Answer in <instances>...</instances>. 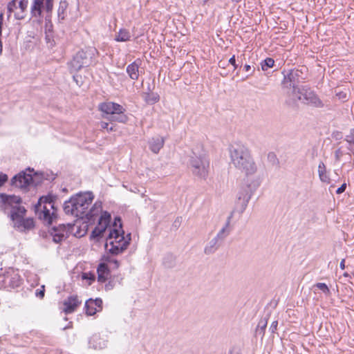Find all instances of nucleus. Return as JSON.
Listing matches in <instances>:
<instances>
[{
  "label": "nucleus",
  "instance_id": "1",
  "mask_svg": "<svg viewBox=\"0 0 354 354\" xmlns=\"http://www.w3.org/2000/svg\"><path fill=\"white\" fill-rule=\"evenodd\" d=\"M230 158L232 165L246 176L256 173L257 165L251 156L248 147L243 145L236 144L230 149Z\"/></svg>",
  "mask_w": 354,
  "mask_h": 354
},
{
  "label": "nucleus",
  "instance_id": "2",
  "mask_svg": "<svg viewBox=\"0 0 354 354\" xmlns=\"http://www.w3.org/2000/svg\"><path fill=\"white\" fill-rule=\"evenodd\" d=\"M122 221L120 217H115L113 228H109V234L105 244L106 250L111 254L117 255L124 252L129 244V240H125L124 232L122 229Z\"/></svg>",
  "mask_w": 354,
  "mask_h": 354
},
{
  "label": "nucleus",
  "instance_id": "3",
  "mask_svg": "<svg viewBox=\"0 0 354 354\" xmlns=\"http://www.w3.org/2000/svg\"><path fill=\"white\" fill-rule=\"evenodd\" d=\"M35 212L38 218L47 225L53 223L56 218L54 204L51 198L42 196L35 205Z\"/></svg>",
  "mask_w": 354,
  "mask_h": 354
},
{
  "label": "nucleus",
  "instance_id": "4",
  "mask_svg": "<svg viewBox=\"0 0 354 354\" xmlns=\"http://www.w3.org/2000/svg\"><path fill=\"white\" fill-rule=\"evenodd\" d=\"M190 157L189 165L193 174L201 178H205L208 173L209 160L203 151L198 149H193Z\"/></svg>",
  "mask_w": 354,
  "mask_h": 354
},
{
  "label": "nucleus",
  "instance_id": "5",
  "mask_svg": "<svg viewBox=\"0 0 354 354\" xmlns=\"http://www.w3.org/2000/svg\"><path fill=\"white\" fill-rule=\"evenodd\" d=\"M73 198L74 199L75 207H77L80 218L92 216V213L91 212V211H88V208L93 199L92 193H80L73 196Z\"/></svg>",
  "mask_w": 354,
  "mask_h": 354
},
{
  "label": "nucleus",
  "instance_id": "6",
  "mask_svg": "<svg viewBox=\"0 0 354 354\" xmlns=\"http://www.w3.org/2000/svg\"><path fill=\"white\" fill-rule=\"evenodd\" d=\"M304 86H281V92L285 102L289 106H295L302 100Z\"/></svg>",
  "mask_w": 354,
  "mask_h": 354
},
{
  "label": "nucleus",
  "instance_id": "7",
  "mask_svg": "<svg viewBox=\"0 0 354 354\" xmlns=\"http://www.w3.org/2000/svg\"><path fill=\"white\" fill-rule=\"evenodd\" d=\"M252 195V191L250 185L243 187L237 194L236 207L240 214H242L246 209L249 201Z\"/></svg>",
  "mask_w": 354,
  "mask_h": 354
},
{
  "label": "nucleus",
  "instance_id": "8",
  "mask_svg": "<svg viewBox=\"0 0 354 354\" xmlns=\"http://www.w3.org/2000/svg\"><path fill=\"white\" fill-rule=\"evenodd\" d=\"M91 64V57L84 50L78 51L71 62V68L75 71Z\"/></svg>",
  "mask_w": 354,
  "mask_h": 354
},
{
  "label": "nucleus",
  "instance_id": "9",
  "mask_svg": "<svg viewBox=\"0 0 354 354\" xmlns=\"http://www.w3.org/2000/svg\"><path fill=\"white\" fill-rule=\"evenodd\" d=\"M300 102L305 104L317 108L324 106L322 101L319 99L315 91L306 86L303 88L302 100Z\"/></svg>",
  "mask_w": 354,
  "mask_h": 354
},
{
  "label": "nucleus",
  "instance_id": "10",
  "mask_svg": "<svg viewBox=\"0 0 354 354\" xmlns=\"http://www.w3.org/2000/svg\"><path fill=\"white\" fill-rule=\"evenodd\" d=\"M99 110L103 113L102 117L109 120L114 113L124 112V107L119 104L112 102H105L99 104Z\"/></svg>",
  "mask_w": 354,
  "mask_h": 354
},
{
  "label": "nucleus",
  "instance_id": "11",
  "mask_svg": "<svg viewBox=\"0 0 354 354\" xmlns=\"http://www.w3.org/2000/svg\"><path fill=\"white\" fill-rule=\"evenodd\" d=\"M3 278L2 281L5 287L12 288L19 287L21 283V279L17 270L10 268L6 271L0 279Z\"/></svg>",
  "mask_w": 354,
  "mask_h": 354
},
{
  "label": "nucleus",
  "instance_id": "12",
  "mask_svg": "<svg viewBox=\"0 0 354 354\" xmlns=\"http://www.w3.org/2000/svg\"><path fill=\"white\" fill-rule=\"evenodd\" d=\"M304 80L303 72L301 70L292 69L284 75L281 86H299V83Z\"/></svg>",
  "mask_w": 354,
  "mask_h": 354
},
{
  "label": "nucleus",
  "instance_id": "13",
  "mask_svg": "<svg viewBox=\"0 0 354 354\" xmlns=\"http://www.w3.org/2000/svg\"><path fill=\"white\" fill-rule=\"evenodd\" d=\"M28 0H12L8 5V10L10 12L17 11L15 13V17L17 19H23L25 18V11L28 7Z\"/></svg>",
  "mask_w": 354,
  "mask_h": 354
},
{
  "label": "nucleus",
  "instance_id": "14",
  "mask_svg": "<svg viewBox=\"0 0 354 354\" xmlns=\"http://www.w3.org/2000/svg\"><path fill=\"white\" fill-rule=\"evenodd\" d=\"M44 7L47 12H51L53 9V0H34L30 8L32 16L40 17Z\"/></svg>",
  "mask_w": 354,
  "mask_h": 354
},
{
  "label": "nucleus",
  "instance_id": "15",
  "mask_svg": "<svg viewBox=\"0 0 354 354\" xmlns=\"http://www.w3.org/2000/svg\"><path fill=\"white\" fill-rule=\"evenodd\" d=\"M71 225L59 224L58 226L52 227L50 233L55 243H60L68 236Z\"/></svg>",
  "mask_w": 354,
  "mask_h": 354
},
{
  "label": "nucleus",
  "instance_id": "16",
  "mask_svg": "<svg viewBox=\"0 0 354 354\" xmlns=\"http://www.w3.org/2000/svg\"><path fill=\"white\" fill-rule=\"evenodd\" d=\"M111 221V215L105 212L103 213L98 221L97 226L92 232V236L94 238L101 237L106 230Z\"/></svg>",
  "mask_w": 354,
  "mask_h": 354
},
{
  "label": "nucleus",
  "instance_id": "17",
  "mask_svg": "<svg viewBox=\"0 0 354 354\" xmlns=\"http://www.w3.org/2000/svg\"><path fill=\"white\" fill-rule=\"evenodd\" d=\"M12 185L19 188H26L32 182L31 174L21 171L12 178Z\"/></svg>",
  "mask_w": 354,
  "mask_h": 354
},
{
  "label": "nucleus",
  "instance_id": "18",
  "mask_svg": "<svg viewBox=\"0 0 354 354\" xmlns=\"http://www.w3.org/2000/svg\"><path fill=\"white\" fill-rule=\"evenodd\" d=\"M14 227L21 232H26L32 229L35 226L32 218H17L12 221Z\"/></svg>",
  "mask_w": 354,
  "mask_h": 354
},
{
  "label": "nucleus",
  "instance_id": "19",
  "mask_svg": "<svg viewBox=\"0 0 354 354\" xmlns=\"http://www.w3.org/2000/svg\"><path fill=\"white\" fill-rule=\"evenodd\" d=\"M80 304L81 301L79 300L77 296H70L68 298H66L63 302V305L64 306L63 308V311L66 314L72 313L75 310V309Z\"/></svg>",
  "mask_w": 354,
  "mask_h": 354
},
{
  "label": "nucleus",
  "instance_id": "20",
  "mask_svg": "<svg viewBox=\"0 0 354 354\" xmlns=\"http://www.w3.org/2000/svg\"><path fill=\"white\" fill-rule=\"evenodd\" d=\"M232 217L233 212H231L230 214L227 218L225 225L220 230V231L217 233L216 236H215L221 243L231 232V228L230 225Z\"/></svg>",
  "mask_w": 354,
  "mask_h": 354
},
{
  "label": "nucleus",
  "instance_id": "21",
  "mask_svg": "<svg viewBox=\"0 0 354 354\" xmlns=\"http://www.w3.org/2000/svg\"><path fill=\"white\" fill-rule=\"evenodd\" d=\"M140 59H136L133 63L129 64L127 67V73L129 77L133 80H137L139 77V68L141 65Z\"/></svg>",
  "mask_w": 354,
  "mask_h": 354
},
{
  "label": "nucleus",
  "instance_id": "22",
  "mask_svg": "<svg viewBox=\"0 0 354 354\" xmlns=\"http://www.w3.org/2000/svg\"><path fill=\"white\" fill-rule=\"evenodd\" d=\"M0 198L3 203L10 205L12 209L21 203V198L15 195H7L6 194H0Z\"/></svg>",
  "mask_w": 354,
  "mask_h": 354
},
{
  "label": "nucleus",
  "instance_id": "23",
  "mask_svg": "<svg viewBox=\"0 0 354 354\" xmlns=\"http://www.w3.org/2000/svg\"><path fill=\"white\" fill-rule=\"evenodd\" d=\"M164 143L165 140L162 137H153L149 141V149L154 153H158L159 151L162 148Z\"/></svg>",
  "mask_w": 354,
  "mask_h": 354
},
{
  "label": "nucleus",
  "instance_id": "24",
  "mask_svg": "<svg viewBox=\"0 0 354 354\" xmlns=\"http://www.w3.org/2000/svg\"><path fill=\"white\" fill-rule=\"evenodd\" d=\"M97 272L98 281L101 283L105 282L109 275V270L107 265L105 263H100L97 269Z\"/></svg>",
  "mask_w": 354,
  "mask_h": 354
},
{
  "label": "nucleus",
  "instance_id": "25",
  "mask_svg": "<svg viewBox=\"0 0 354 354\" xmlns=\"http://www.w3.org/2000/svg\"><path fill=\"white\" fill-rule=\"evenodd\" d=\"M77 209L73 196L64 204V211L66 214H71L76 217H80Z\"/></svg>",
  "mask_w": 354,
  "mask_h": 354
},
{
  "label": "nucleus",
  "instance_id": "26",
  "mask_svg": "<svg viewBox=\"0 0 354 354\" xmlns=\"http://www.w3.org/2000/svg\"><path fill=\"white\" fill-rule=\"evenodd\" d=\"M221 245V243L216 237L213 238L205 247V254H212L214 253L219 248Z\"/></svg>",
  "mask_w": 354,
  "mask_h": 354
},
{
  "label": "nucleus",
  "instance_id": "27",
  "mask_svg": "<svg viewBox=\"0 0 354 354\" xmlns=\"http://www.w3.org/2000/svg\"><path fill=\"white\" fill-rule=\"evenodd\" d=\"M89 344L95 349H102L106 346V342L102 339L99 335H94L89 340Z\"/></svg>",
  "mask_w": 354,
  "mask_h": 354
},
{
  "label": "nucleus",
  "instance_id": "28",
  "mask_svg": "<svg viewBox=\"0 0 354 354\" xmlns=\"http://www.w3.org/2000/svg\"><path fill=\"white\" fill-rule=\"evenodd\" d=\"M318 174L322 182L329 183L330 178L327 173L326 166L323 162H319L318 165Z\"/></svg>",
  "mask_w": 354,
  "mask_h": 354
},
{
  "label": "nucleus",
  "instance_id": "29",
  "mask_svg": "<svg viewBox=\"0 0 354 354\" xmlns=\"http://www.w3.org/2000/svg\"><path fill=\"white\" fill-rule=\"evenodd\" d=\"M26 210L24 207L19 205L13 207L12 209L10 216L12 221L16 220L17 218H22L25 214Z\"/></svg>",
  "mask_w": 354,
  "mask_h": 354
},
{
  "label": "nucleus",
  "instance_id": "30",
  "mask_svg": "<svg viewBox=\"0 0 354 354\" xmlns=\"http://www.w3.org/2000/svg\"><path fill=\"white\" fill-rule=\"evenodd\" d=\"M131 39V34L127 29H120L117 33L115 39L117 41L124 42L129 41Z\"/></svg>",
  "mask_w": 354,
  "mask_h": 354
},
{
  "label": "nucleus",
  "instance_id": "31",
  "mask_svg": "<svg viewBox=\"0 0 354 354\" xmlns=\"http://www.w3.org/2000/svg\"><path fill=\"white\" fill-rule=\"evenodd\" d=\"M128 120L127 116L124 114V112L120 113H114L111 118H109V121H116L122 123H125Z\"/></svg>",
  "mask_w": 354,
  "mask_h": 354
},
{
  "label": "nucleus",
  "instance_id": "32",
  "mask_svg": "<svg viewBox=\"0 0 354 354\" xmlns=\"http://www.w3.org/2000/svg\"><path fill=\"white\" fill-rule=\"evenodd\" d=\"M122 281V278L120 277H113L112 279H111L105 285V290H112L114 286H115V283L118 282L119 284H121Z\"/></svg>",
  "mask_w": 354,
  "mask_h": 354
},
{
  "label": "nucleus",
  "instance_id": "33",
  "mask_svg": "<svg viewBox=\"0 0 354 354\" xmlns=\"http://www.w3.org/2000/svg\"><path fill=\"white\" fill-rule=\"evenodd\" d=\"M68 7V3L66 1H61L59 3V8L57 10L58 17L61 19H64L65 17L64 12Z\"/></svg>",
  "mask_w": 354,
  "mask_h": 354
},
{
  "label": "nucleus",
  "instance_id": "34",
  "mask_svg": "<svg viewBox=\"0 0 354 354\" xmlns=\"http://www.w3.org/2000/svg\"><path fill=\"white\" fill-rule=\"evenodd\" d=\"M274 61L270 57H268L261 62V69L263 71H267L268 68H272L274 66Z\"/></svg>",
  "mask_w": 354,
  "mask_h": 354
},
{
  "label": "nucleus",
  "instance_id": "35",
  "mask_svg": "<svg viewBox=\"0 0 354 354\" xmlns=\"http://www.w3.org/2000/svg\"><path fill=\"white\" fill-rule=\"evenodd\" d=\"M87 305L88 306L91 305H94V306H95V308L98 307L101 309L102 305V301L100 298H97L95 299H89L88 300H87Z\"/></svg>",
  "mask_w": 354,
  "mask_h": 354
},
{
  "label": "nucleus",
  "instance_id": "36",
  "mask_svg": "<svg viewBox=\"0 0 354 354\" xmlns=\"http://www.w3.org/2000/svg\"><path fill=\"white\" fill-rule=\"evenodd\" d=\"M85 309L86 315L90 316L95 315L97 312V308H95V306L91 305L88 306L87 305V301L85 303Z\"/></svg>",
  "mask_w": 354,
  "mask_h": 354
},
{
  "label": "nucleus",
  "instance_id": "37",
  "mask_svg": "<svg viewBox=\"0 0 354 354\" xmlns=\"http://www.w3.org/2000/svg\"><path fill=\"white\" fill-rule=\"evenodd\" d=\"M315 286L321 290L326 295H328L330 293L329 288L324 283H317Z\"/></svg>",
  "mask_w": 354,
  "mask_h": 354
},
{
  "label": "nucleus",
  "instance_id": "38",
  "mask_svg": "<svg viewBox=\"0 0 354 354\" xmlns=\"http://www.w3.org/2000/svg\"><path fill=\"white\" fill-rule=\"evenodd\" d=\"M105 261H107L113 269L118 268L120 266L118 261L112 257H105Z\"/></svg>",
  "mask_w": 354,
  "mask_h": 354
},
{
  "label": "nucleus",
  "instance_id": "39",
  "mask_svg": "<svg viewBox=\"0 0 354 354\" xmlns=\"http://www.w3.org/2000/svg\"><path fill=\"white\" fill-rule=\"evenodd\" d=\"M268 160L270 162H271L273 165H276L279 163L277 156L274 153L270 152L268 154Z\"/></svg>",
  "mask_w": 354,
  "mask_h": 354
},
{
  "label": "nucleus",
  "instance_id": "40",
  "mask_svg": "<svg viewBox=\"0 0 354 354\" xmlns=\"http://www.w3.org/2000/svg\"><path fill=\"white\" fill-rule=\"evenodd\" d=\"M345 140L351 145L354 146V128L350 131V133L346 136Z\"/></svg>",
  "mask_w": 354,
  "mask_h": 354
},
{
  "label": "nucleus",
  "instance_id": "41",
  "mask_svg": "<svg viewBox=\"0 0 354 354\" xmlns=\"http://www.w3.org/2000/svg\"><path fill=\"white\" fill-rule=\"evenodd\" d=\"M82 279L89 280V284H91V283L95 281V276L92 273L84 272L82 274Z\"/></svg>",
  "mask_w": 354,
  "mask_h": 354
},
{
  "label": "nucleus",
  "instance_id": "42",
  "mask_svg": "<svg viewBox=\"0 0 354 354\" xmlns=\"http://www.w3.org/2000/svg\"><path fill=\"white\" fill-rule=\"evenodd\" d=\"M100 126L102 129H106L108 131H113V126L110 127H109V124L108 122H103L102 121L100 123Z\"/></svg>",
  "mask_w": 354,
  "mask_h": 354
},
{
  "label": "nucleus",
  "instance_id": "43",
  "mask_svg": "<svg viewBox=\"0 0 354 354\" xmlns=\"http://www.w3.org/2000/svg\"><path fill=\"white\" fill-rule=\"evenodd\" d=\"M44 292H45L44 286H42L41 290H37L35 295L37 297L42 299L44 297Z\"/></svg>",
  "mask_w": 354,
  "mask_h": 354
},
{
  "label": "nucleus",
  "instance_id": "44",
  "mask_svg": "<svg viewBox=\"0 0 354 354\" xmlns=\"http://www.w3.org/2000/svg\"><path fill=\"white\" fill-rule=\"evenodd\" d=\"M158 100H159V97L157 95H153V94L152 95L151 97H149L148 98L146 99L147 102H151V103H155V102H158Z\"/></svg>",
  "mask_w": 354,
  "mask_h": 354
},
{
  "label": "nucleus",
  "instance_id": "45",
  "mask_svg": "<svg viewBox=\"0 0 354 354\" xmlns=\"http://www.w3.org/2000/svg\"><path fill=\"white\" fill-rule=\"evenodd\" d=\"M228 64H232L234 66V70H236L238 68V65L236 64L235 55H233L228 60Z\"/></svg>",
  "mask_w": 354,
  "mask_h": 354
},
{
  "label": "nucleus",
  "instance_id": "46",
  "mask_svg": "<svg viewBox=\"0 0 354 354\" xmlns=\"http://www.w3.org/2000/svg\"><path fill=\"white\" fill-rule=\"evenodd\" d=\"M7 180L8 176L0 173V187H1Z\"/></svg>",
  "mask_w": 354,
  "mask_h": 354
},
{
  "label": "nucleus",
  "instance_id": "47",
  "mask_svg": "<svg viewBox=\"0 0 354 354\" xmlns=\"http://www.w3.org/2000/svg\"><path fill=\"white\" fill-rule=\"evenodd\" d=\"M336 95L337 96V97L341 100H346V97H347V95L345 92H343V91H340L339 93H337L336 94Z\"/></svg>",
  "mask_w": 354,
  "mask_h": 354
},
{
  "label": "nucleus",
  "instance_id": "48",
  "mask_svg": "<svg viewBox=\"0 0 354 354\" xmlns=\"http://www.w3.org/2000/svg\"><path fill=\"white\" fill-rule=\"evenodd\" d=\"M277 326H278V322L277 321H274L272 323V324L270 327V330L271 331V333H274L277 330Z\"/></svg>",
  "mask_w": 354,
  "mask_h": 354
},
{
  "label": "nucleus",
  "instance_id": "49",
  "mask_svg": "<svg viewBox=\"0 0 354 354\" xmlns=\"http://www.w3.org/2000/svg\"><path fill=\"white\" fill-rule=\"evenodd\" d=\"M346 187V185L345 183L342 184L336 191V193L339 194L343 193Z\"/></svg>",
  "mask_w": 354,
  "mask_h": 354
},
{
  "label": "nucleus",
  "instance_id": "50",
  "mask_svg": "<svg viewBox=\"0 0 354 354\" xmlns=\"http://www.w3.org/2000/svg\"><path fill=\"white\" fill-rule=\"evenodd\" d=\"M342 156V152L340 149H338L335 151V156L336 160H339Z\"/></svg>",
  "mask_w": 354,
  "mask_h": 354
},
{
  "label": "nucleus",
  "instance_id": "51",
  "mask_svg": "<svg viewBox=\"0 0 354 354\" xmlns=\"http://www.w3.org/2000/svg\"><path fill=\"white\" fill-rule=\"evenodd\" d=\"M266 325H267V322L261 320L259 322V323L258 324V327H261V329H264L266 327Z\"/></svg>",
  "mask_w": 354,
  "mask_h": 354
},
{
  "label": "nucleus",
  "instance_id": "52",
  "mask_svg": "<svg viewBox=\"0 0 354 354\" xmlns=\"http://www.w3.org/2000/svg\"><path fill=\"white\" fill-rule=\"evenodd\" d=\"M227 64H228V62L227 63L226 62H224V61H220L218 62V66L221 68H225Z\"/></svg>",
  "mask_w": 354,
  "mask_h": 354
},
{
  "label": "nucleus",
  "instance_id": "53",
  "mask_svg": "<svg viewBox=\"0 0 354 354\" xmlns=\"http://www.w3.org/2000/svg\"><path fill=\"white\" fill-rule=\"evenodd\" d=\"M243 69L246 71V72H250L251 70H252V68H251V66L249 65V64H245L244 66H243Z\"/></svg>",
  "mask_w": 354,
  "mask_h": 354
},
{
  "label": "nucleus",
  "instance_id": "54",
  "mask_svg": "<svg viewBox=\"0 0 354 354\" xmlns=\"http://www.w3.org/2000/svg\"><path fill=\"white\" fill-rule=\"evenodd\" d=\"M339 267L342 270H344L345 268V260L342 259L339 263Z\"/></svg>",
  "mask_w": 354,
  "mask_h": 354
},
{
  "label": "nucleus",
  "instance_id": "55",
  "mask_svg": "<svg viewBox=\"0 0 354 354\" xmlns=\"http://www.w3.org/2000/svg\"><path fill=\"white\" fill-rule=\"evenodd\" d=\"M200 3H202L203 4H205L209 1V0H198Z\"/></svg>",
  "mask_w": 354,
  "mask_h": 354
},
{
  "label": "nucleus",
  "instance_id": "56",
  "mask_svg": "<svg viewBox=\"0 0 354 354\" xmlns=\"http://www.w3.org/2000/svg\"><path fill=\"white\" fill-rule=\"evenodd\" d=\"M232 2H234V3H239L241 2L242 0H231Z\"/></svg>",
  "mask_w": 354,
  "mask_h": 354
},
{
  "label": "nucleus",
  "instance_id": "57",
  "mask_svg": "<svg viewBox=\"0 0 354 354\" xmlns=\"http://www.w3.org/2000/svg\"><path fill=\"white\" fill-rule=\"evenodd\" d=\"M28 171H29L30 172L33 171V169H30V168H28Z\"/></svg>",
  "mask_w": 354,
  "mask_h": 354
}]
</instances>
